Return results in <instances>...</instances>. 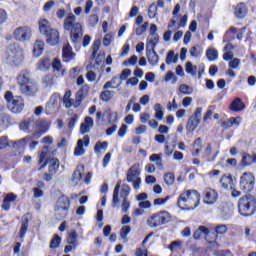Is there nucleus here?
I'll list each match as a JSON object with an SVG mask.
<instances>
[{
	"label": "nucleus",
	"instance_id": "1",
	"mask_svg": "<svg viewBox=\"0 0 256 256\" xmlns=\"http://www.w3.org/2000/svg\"><path fill=\"white\" fill-rule=\"evenodd\" d=\"M201 195L196 190H187L180 194L177 205L183 211H193L199 206Z\"/></svg>",
	"mask_w": 256,
	"mask_h": 256
},
{
	"label": "nucleus",
	"instance_id": "2",
	"mask_svg": "<svg viewBox=\"0 0 256 256\" xmlns=\"http://www.w3.org/2000/svg\"><path fill=\"white\" fill-rule=\"evenodd\" d=\"M63 27L70 33L72 43H79L83 39V26L77 22V16L69 13L64 19Z\"/></svg>",
	"mask_w": 256,
	"mask_h": 256
},
{
	"label": "nucleus",
	"instance_id": "3",
	"mask_svg": "<svg viewBox=\"0 0 256 256\" xmlns=\"http://www.w3.org/2000/svg\"><path fill=\"white\" fill-rule=\"evenodd\" d=\"M5 61L11 67H21L25 61V51L17 44H10L6 48Z\"/></svg>",
	"mask_w": 256,
	"mask_h": 256
},
{
	"label": "nucleus",
	"instance_id": "4",
	"mask_svg": "<svg viewBox=\"0 0 256 256\" xmlns=\"http://www.w3.org/2000/svg\"><path fill=\"white\" fill-rule=\"evenodd\" d=\"M238 209L240 215L243 217H251L255 215L256 211V198L255 196L246 195L240 198L238 202Z\"/></svg>",
	"mask_w": 256,
	"mask_h": 256
},
{
	"label": "nucleus",
	"instance_id": "5",
	"mask_svg": "<svg viewBox=\"0 0 256 256\" xmlns=\"http://www.w3.org/2000/svg\"><path fill=\"white\" fill-rule=\"evenodd\" d=\"M171 221V214L167 211H160L158 213L153 214L152 216L148 217L146 221V225L155 229L160 227V225H166Z\"/></svg>",
	"mask_w": 256,
	"mask_h": 256
},
{
	"label": "nucleus",
	"instance_id": "6",
	"mask_svg": "<svg viewBox=\"0 0 256 256\" xmlns=\"http://www.w3.org/2000/svg\"><path fill=\"white\" fill-rule=\"evenodd\" d=\"M141 165L135 163L132 165L126 174V181L133 184L134 189H139L141 186Z\"/></svg>",
	"mask_w": 256,
	"mask_h": 256
},
{
	"label": "nucleus",
	"instance_id": "7",
	"mask_svg": "<svg viewBox=\"0 0 256 256\" xmlns=\"http://www.w3.org/2000/svg\"><path fill=\"white\" fill-rule=\"evenodd\" d=\"M5 99L8 103V109H10L12 113H21V111H23L25 102H23V98H21V96L13 97V93L6 92Z\"/></svg>",
	"mask_w": 256,
	"mask_h": 256
},
{
	"label": "nucleus",
	"instance_id": "8",
	"mask_svg": "<svg viewBox=\"0 0 256 256\" xmlns=\"http://www.w3.org/2000/svg\"><path fill=\"white\" fill-rule=\"evenodd\" d=\"M71 203L67 196L60 197L56 202L55 215L58 219H65L67 213H69V207Z\"/></svg>",
	"mask_w": 256,
	"mask_h": 256
},
{
	"label": "nucleus",
	"instance_id": "9",
	"mask_svg": "<svg viewBox=\"0 0 256 256\" xmlns=\"http://www.w3.org/2000/svg\"><path fill=\"white\" fill-rule=\"evenodd\" d=\"M203 113V108L198 107L195 109L194 114L188 119L186 124L187 133H193L201 123V117Z\"/></svg>",
	"mask_w": 256,
	"mask_h": 256
},
{
	"label": "nucleus",
	"instance_id": "10",
	"mask_svg": "<svg viewBox=\"0 0 256 256\" xmlns=\"http://www.w3.org/2000/svg\"><path fill=\"white\" fill-rule=\"evenodd\" d=\"M32 35L33 31L29 26H21L13 31L14 39H16V41H19L20 43L30 41Z\"/></svg>",
	"mask_w": 256,
	"mask_h": 256
},
{
	"label": "nucleus",
	"instance_id": "11",
	"mask_svg": "<svg viewBox=\"0 0 256 256\" xmlns=\"http://www.w3.org/2000/svg\"><path fill=\"white\" fill-rule=\"evenodd\" d=\"M255 187V176L251 172H245L240 177V188L245 193H251Z\"/></svg>",
	"mask_w": 256,
	"mask_h": 256
},
{
	"label": "nucleus",
	"instance_id": "12",
	"mask_svg": "<svg viewBox=\"0 0 256 256\" xmlns=\"http://www.w3.org/2000/svg\"><path fill=\"white\" fill-rule=\"evenodd\" d=\"M30 139L31 137H25L16 141H11L10 146H12V149L16 151V153H19V155H21V153L25 152V147H27V143H29Z\"/></svg>",
	"mask_w": 256,
	"mask_h": 256
},
{
	"label": "nucleus",
	"instance_id": "13",
	"mask_svg": "<svg viewBox=\"0 0 256 256\" xmlns=\"http://www.w3.org/2000/svg\"><path fill=\"white\" fill-rule=\"evenodd\" d=\"M89 136H84L83 139H79L77 141V145L74 149V155L75 157H81L82 155H85V148L89 147Z\"/></svg>",
	"mask_w": 256,
	"mask_h": 256
},
{
	"label": "nucleus",
	"instance_id": "14",
	"mask_svg": "<svg viewBox=\"0 0 256 256\" xmlns=\"http://www.w3.org/2000/svg\"><path fill=\"white\" fill-rule=\"evenodd\" d=\"M130 192L131 188L128 185L122 186L120 195L123 198V203L121 205L123 213H127L129 211V207H131V203L129 202V200H127V197H129Z\"/></svg>",
	"mask_w": 256,
	"mask_h": 256
},
{
	"label": "nucleus",
	"instance_id": "15",
	"mask_svg": "<svg viewBox=\"0 0 256 256\" xmlns=\"http://www.w3.org/2000/svg\"><path fill=\"white\" fill-rule=\"evenodd\" d=\"M218 197H219V194H217V191L211 188H207L204 190L203 202L206 205H215V203H217Z\"/></svg>",
	"mask_w": 256,
	"mask_h": 256
},
{
	"label": "nucleus",
	"instance_id": "16",
	"mask_svg": "<svg viewBox=\"0 0 256 256\" xmlns=\"http://www.w3.org/2000/svg\"><path fill=\"white\" fill-rule=\"evenodd\" d=\"M21 93L23 95H26L27 97H35L37 94V84H35V81L32 80V82H29L28 84H25V86H22L20 88Z\"/></svg>",
	"mask_w": 256,
	"mask_h": 256
},
{
	"label": "nucleus",
	"instance_id": "17",
	"mask_svg": "<svg viewBox=\"0 0 256 256\" xmlns=\"http://www.w3.org/2000/svg\"><path fill=\"white\" fill-rule=\"evenodd\" d=\"M63 104L66 107V109H70V107H79V105H81V99H71V91L68 90L64 94Z\"/></svg>",
	"mask_w": 256,
	"mask_h": 256
},
{
	"label": "nucleus",
	"instance_id": "18",
	"mask_svg": "<svg viewBox=\"0 0 256 256\" xmlns=\"http://www.w3.org/2000/svg\"><path fill=\"white\" fill-rule=\"evenodd\" d=\"M46 36V41L49 45H57L59 43V31L55 28H52L49 32L44 34Z\"/></svg>",
	"mask_w": 256,
	"mask_h": 256
},
{
	"label": "nucleus",
	"instance_id": "19",
	"mask_svg": "<svg viewBox=\"0 0 256 256\" xmlns=\"http://www.w3.org/2000/svg\"><path fill=\"white\" fill-rule=\"evenodd\" d=\"M19 127L20 131H23L24 133H31V130L35 127V121L31 118H26L22 120Z\"/></svg>",
	"mask_w": 256,
	"mask_h": 256
},
{
	"label": "nucleus",
	"instance_id": "20",
	"mask_svg": "<svg viewBox=\"0 0 256 256\" xmlns=\"http://www.w3.org/2000/svg\"><path fill=\"white\" fill-rule=\"evenodd\" d=\"M17 81L20 89H22L23 86L25 87V85L31 83L33 80H31V76L29 75L27 70H24L18 75Z\"/></svg>",
	"mask_w": 256,
	"mask_h": 256
},
{
	"label": "nucleus",
	"instance_id": "21",
	"mask_svg": "<svg viewBox=\"0 0 256 256\" xmlns=\"http://www.w3.org/2000/svg\"><path fill=\"white\" fill-rule=\"evenodd\" d=\"M38 27H39V32L42 35H45L46 33H49L53 28H51V23L49 20L45 18H40L38 21Z\"/></svg>",
	"mask_w": 256,
	"mask_h": 256
},
{
	"label": "nucleus",
	"instance_id": "22",
	"mask_svg": "<svg viewBox=\"0 0 256 256\" xmlns=\"http://www.w3.org/2000/svg\"><path fill=\"white\" fill-rule=\"evenodd\" d=\"M92 127H93V118L87 116L84 119V122L80 126V133L82 135H85L86 133H89L91 131Z\"/></svg>",
	"mask_w": 256,
	"mask_h": 256
},
{
	"label": "nucleus",
	"instance_id": "23",
	"mask_svg": "<svg viewBox=\"0 0 256 256\" xmlns=\"http://www.w3.org/2000/svg\"><path fill=\"white\" fill-rule=\"evenodd\" d=\"M59 95L57 94H53L46 106V109L48 111V113H51V111H55V109H57V107H59Z\"/></svg>",
	"mask_w": 256,
	"mask_h": 256
},
{
	"label": "nucleus",
	"instance_id": "24",
	"mask_svg": "<svg viewBox=\"0 0 256 256\" xmlns=\"http://www.w3.org/2000/svg\"><path fill=\"white\" fill-rule=\"evenodd\" d=\"M147 60L150 65L155 66L159 63V55H157V52H155V48H150V50H147Z\"/></svg>",
	"mask_w": 256,
	"mask_h": 256
},
{
	"label": "nucleus",
	"instance_id": "25",
	"mask_svg": "<svg viewBox=\"0 0 256 256\" xmlns=\"http://www.w3.org/2000/svg\"><path fill=\"white\" fill-rule=\"evenodd\" d=\"M45 49V42L42 40H36L33 47L34 57H41L43 55V51Z\"/></svg>",
	"mask_w": 256,
	"mask_h": 256
},
{
	"label": "nucleus",
	"instance_id": "26",
	"mask_svg": "<svg viewBox=\"0 0 256 256\" xmlns=\"http://www.w3.org/2000/svg\"><path fill=\"white\" fill-rule=\"evenodd\" d=\"M118 87H121V80H119V77L114 76L110 81L104 84L103 89L104 90L117 89Z\"/></svg>",
	"mask_w": 256,
	"mask_h": 256
},
{
	"label": "nucleus",
	"instance_id": "27",
	"mask_svg": "<svg viewBox=\"0 0 256 256\" xmlns=\"http://www.w3.org/2000/svg\"><path fill=\"white\" fill-rule=\"evenodd\" d=\"M62 56H63V59H67L68 61L75 59V53L73 51V48H71L69 44H66L63 46Z\"/></svg>",
	"mask_w": 256,
	"mask_h": 256
},
{
	"label": "nucleus",
	"instance_id": "28",
	"mask_svg": "<svg viewBox=\"0 0 256 256\" xmlns=\"http://www.w3.org/2000/svg\"><path fill=\"white\" fill-rule=\"evenodd\" d=\"M247 5L245 3H240L235 7V15L238 19H243L247 16Z\"/></svg>",
	"mask_w": 256,
	"mask_h": 256
},
{
	"label": "nucleus",
	"instance_id": "29",
	"mask_svg": "<svg viewBox=\"0 0 256 256\" xmlns=\"http://www.w3.org/2000/svg\"><path fill=\"white\" fill-rule=\"evenodd\" d=\"M85 171V166L80 165L77 166L73 175H72V181L74 183H79L83 179V172Z\"/></svg>",
	"mask_w": 256,
	"mask_h": 256
},
{
	"label": "nucleus",
	"instance_id": "30",
	"mask_svg": "<svg viewBox=\"0 0 256 256\" xmlns=\"http://www.w3.org/2000/svg\"><path fill=\"white\" fill-rule=\"evenodd\" d=\"M220 183L224 189H233V187H235V184L233 183V178L231 177V175L222 176Z\"/></svg>",
	"mask_w": 256,
	"mask_h": 256
},
{
	"label": "nucleus",
	"instance_id": "31",
	"mask_svg": "<svg viewBox=\"0 0 256 256\" xmlns=\"http://www.w3.org/2000/svg\"><path fill=\"white\" fill-rule=\"evenodd\" d=\"M245 109V103L241 101V98H236L230 105V110L235 111L236 113L239 111H243Z\"/></svg>",
	"mask_w": 256,
	"mask_h": 256
},
{
	"label": "nucleus",
	"instance_id": "32",
	"mask_svg": "<svg viewBox=\"0 0 256 256\" xmlns=\"http://www.w3.org/2000/svg\"><path fill=\"white\" fill-rule=\"evenodd\" d=\"M252 163H256V156L253 157L247 153H243L240 165L242 167H247V166L251 165Z\"/></svg>",
	"mask_w": 256,
	"mask_h": 256
},
{
	"label": "nucleus",
	"instance_id": "33",
	"mask_svg": "<svg viewBox=\"0 0 256 256\" xmlns=\"http://www.w3.org/2000/svg\"><path fill=\"white\" fill-rule=\"evenodd\" d=\"M149 161H151V163H155L159 169H163V154H152L149 157Z\"/></svg>",
	"mask_w": 256,
	"mask_h": 256
},
{
	"label": "nucleus",
	"instance_id": "34",
	"mask_svg": "<svg viewBox=\"0 0 256 256\" xmlns=\"http://www.w3.org/2000/svg\"><path fill=\"white\" fill-rule=\"evenodd\" d=\"M158 43H159V34H149L147 46L150 47V49H155Z\"/></svg>",
	"mask_w": 256,
	"mask_h": 256
},
{
	"label": "nucleus",
	"instance_id": "35",
	"mask_svg": "<svg viewBox=\"0 0 256 256\" xmlns=\"http://www.w3.org/2000/svg\"><path fill=\"white\" fill-rule=\"evenodd\" d=\"M154 117L155 119H157V121H163V117H164V113H163V106H161V104L156 103L154 104Z\"/></svg>",
	"mask_w": 256,
	"mask_h": 256
},
{
	"label": "nucleus",
	"instance_id": "36",
	"mask_svg": "<svg viewBox=\"0 0 256 256\" xmlns=\"http://www.w3.org/2000/svg\"><path fill=\"white\" fill-rule=\"evenodd\" d=\"M121 189V182H118L114 188L113 199H112V207H117V203H119V191Z\"/></svg>",
	"mask_w": 256,
	"mask_h": 256
},
{
	"label": "nucleus",
	"instance_id": "37",
	"mask_svg": "<svg viewBox=\"0 0 256 256\" xmlns=\"http://www.w3.org/2000/svg\"><path fill=\"white\" fill-rule=\"evenodd\" d=\"M52 67L54 71L58 73V75L64 76L65 75V69H63V65L61 64V61L58 59H55L52 63Z\"/></svg>",
	"mask_w": 256,
	"mask_h": 256
},
{
	"label": "nucleus",
	"instance_id": "38",
	"mask_svg": "<svg viewBox=\"0 0 256 256\" xmlns=\"http://www.w3.org/2000/svg\"><path fill=\"white\" fill-rule=\"evenodd\" d=\"M179 57L177 55H175V51L173 50H170L168 53H167V56H166V65H172V63H177Z\"/></svg>",
	"mask_w": 256,
	"mask_h": 256
},
{
	"label": "nucleus",
	"instance_id": "39",
	"mask_svg": "<svg viewBox=\"0 0 256 256\" xmlns=\"http://www.w3.org/2000/svg\"><path fill=\"white\" fill-rule=\"evenodd\" d=\"M49 163H51L49 165V173L50 175H55L59 169V160H57V158H52Z\"/></svg>",
	"mask_w": 256,
	"mask_h": 256
},
{
	"label": "nucleus",
	"instance_id": "40",
	"mask_svg": "<svg viewBox=\"0 0 256 256\" xmlns=\"http://www.w3.org/2000/svg\"><path fill=\"white\" fill-rule=\"evenodd\" d=\"M43 161H46L48 163L50 161L49 160V147H47V146H44L42 148V152H41V154L39 156L38 163L41 164V163H43Z\"/></svg>",
	"mask_w": 256,
	"mask_h": 256
},
{
	"label": "nucleus",
	"instance_id": "41",
	"mask_svg": "<svg viewBox=\"0 0 256 256\" xmlns=\"http://www.w3.org/2000/svg\"><path fill=\"white\" fill-rule=\"evenodd\" d=\"M113 95H115V92L109 91V90H104L100 94V99L102 101H105V103H109L111 99H113Z\"/></svg>",
	"mask_w": 256,
	"mask_h": 256
},
{
	"label": "nucleus",
	"instance_id": "42",
	"mask_svg": "<svg viewBox=\"0 0 256 256\" xmlns=\"http://www.w3.org/2000/svg\"><path fill=\"white\" fill-rule=\"evenodd\" d=\"M131 233V227L130 226H123L120 230V237L121 239H123V243H127V241H129V239L127 238V235H129Z\"/></svg>",
	"mask_w": 256,
	"mask_h": 256
},
{
	"label": "nucleus",
	"instance_id": "43",
	"mask_svg": "<svg viewBox=\"0 0 256 256\" xmlns=\"http://www.w3.org/2000/svg\"><path fill=\"white\" fill-rule=\"evenodd\" d=\"M68 245H73V247H77L79 245V242L77 241V231L73 230L67 239Z\"/></svg>",
	"mask_w": 256,
	"mask_h": 256
},
{
	"label": "nucleus",
	"instance_id": "44",
	"mask_svg": "<svg viewBox=\"0 0 256 256\" xmlns=\"http://www.w3.org/2000/svg\"><path fill=\"white\" fill-rule=\"evenodd\" d=\"M209 235V229L205 226H200L193 234L194 239H201V235Z\"/></svg>",
	"mask_w": 256,
	"mask_h": 256
},
{
	"label": "nucleus",
	"instance_id": "45",
	"mask_svg": "<svg viewBox=\"0 0 256 256\" xmlns=\"http://www.w3.org/2000/svg\"><path fill=\"white\" fill-rule=\"evenodd\" d=\"M49 67H51V59L49 58H43L38 65L40 71H47Z\"/></svg>",
	"mask_w": 256,
	"mask_h": 256
},
{
	"label": "nucleus",
	"instance_id": "46",
	"mask_svg": "<svg viewBox=\"0 0 256 256\" xmlns=\"http://www.w3.org/2000/svg\"><path fill=\"white\" fill-rule=\"evenodd\" d=\"M11 147V141H9L8 136H1L0 137V151H3L5 149H9Z\"/></svg>",
	"mask_w": 256,
	"mask_h": 256
},
{
	"label": "nucleus",
	"instance_id": "47",
	"mask_svg": "<svg viewBox=\"0 0 256 256\" xmlns=\"http://www.w3.org/2000/svg\"><path fill=\"white\" fill-rule=\"evenodd\" d=\"M206 56L209 61H217V57H219V53L215 48H209L206 51Z\"/></svg>",
	"mask_w": 256,
	"mask_h": 256
},
{
	"label": "nucleus",
	"instance_id": "48",
	"mask_svg": "<svg viewBox=\"0 0 256 256\" xmlns=\"http://www.w3.org/2000/svg\"><path fill=\"white\" fill-rule=\"evenodd\" d=\"M189 53L191 57H201V53H203V48H201L199 45L193 46L190 48Z\"/></svg>",
	"mask_w": 256,
	"mask_h": 256
},
{
	"label": "nucleus",
	"instance_id": "49",
	"mask_svg": "<svg viewBox=\"0 0 256 256\" xmlns=\"http://www.w3.org/2000/svg\"><path fill=\"white\" fill-rule=\"evenodd\" d=\"M186 73H189V75H192L195 77L197 75V66L193 65L191 62H187L185 66Z\"/></svg>",
	"mask_w": 256,
	"mask_h": 256
},
{
	"label": "nucleus",
	"instance_id": "50",
	"mask_svg": "<svg viewBox=\"0 0 256 256\" xmlns=\"http://www.w3.org/2000/svg\"><path fill=\"white\" fill-rule=\"evenodd\" d=\"M137 26L138 27H136L135 33H136V35L141 36L149 28V22H145L144 24H140V25H137Z\"/></svg>",
	"mask_w": 256,
	"mask_h": 256
},
{
	"label": "nucleus",
	"instance_id": "51",
	"mask_svg": "<svg viewBox=\"0 0 256 256\" xmlns=\"http://www.w3.org/2000/svg\"><path fill=\"white\" fill-rule=\"evenodd\" d=\"M107 147H109V143H107V142H97L95 144L94 151H95V153H97L99 155V154H101V149L103 151H105V149H107Z\"/></svg>",
	"mask_w": 256,
	"mask_h": 256
},
{
	"label": "nucleus",
	"instance_id": "52",
	"mask_svg": "<svg viewBox=\"0 0 256 256\" xmlns=\"http://www.w3.org/2000/svg\"><path fill=\"white\" fill-rule=\"evenodd\" d=\"M181 247H183V242L181 240H176L170 244L169 249L173 253L175 251H179Z\"/></svg>",
	"mask_w": 256,
	"mask_h": 256
},
{
	"label": "nucleus",
	"instance_id": "53",
	"mask_svg": "<svg viewBox=\"0 0 256 256\" xmlns=\"http://www.w3.org/2000/svg\"><path fill=\"white\" fill-rule=\"evenodd\" d=\"M59 245H61V237H59V235H55L50 242V249H57Z\"/></svg>",
	"mask_w": 256,
	"mask_h": 256
},
{
	"label": "nucleus",
	"instance_id": "54",
	"mask_svg": "<svg viewBox=\"0 0 256 256\" xmlns=\"http://www.w3.org/2000/svg\"><path fill=\"white\" fill-rule=\"evenodd\" d=\"M164 181L166 185H173L175 183V175L173 173H166L164 175Z\"/></svg>",
	"mask_w": 256,
	"mask_h": 256
},
{
	"label": "nucleus",
	"instance_id": "55",
	"mask_svg": "<svg viewBox=\"0 0 256 256\" xmlns=\"http://www.w3.org/2000/svg\"><path fill=\"white\" fill-rule=\"evenodd\" d=\"M180 93H183L184 95H191L193 93V89L189 87L187 84H182L179 87Z\"/></svg>",
	"mask_w": 256,
	"mask_h": 256
},
{
	"label": "nucleus",
	"instance_id": "56",
	"mask_svg": "<svg viewBox=\"0 0 256 256\" xmlns=\"http://www.w3.org/2000/svg\"><path fill=\"white\" fill-rule=\"evenodd\" d=\"M239 65H241V59H239V58H232L229 61V68L230 69H239Z\"/></svg>",
	"mask_w": 256,
	"mask_h": 256
},
{
	"label": "nucleus",
	"instance_id": "57",
	"mask_svg": "<svg viewBox=\"0 0 256 256\" xmlns=\"http://www.w3.org/2000/svg\"><path fill=\"white\" fill-rule=\"evenodd\" d=\"M88 23L91 27H95L99 23V16L97 14H91L88 18Z\"/></svg>",
	"mask_w": 256,
	"mask_h": 256
},
{
	"label": "nucleus",
	"instance_id": "58",
	"mask_svg": "<svg viewBox=\"0 0 256 256\" xmlns=\"http://www.w3.org/2000/svg\"><path fill=\"white\" fill-rule=\"evenodd\" d=\"M167 201H169V196H166L165 198L155 199L153 204L155 207H161L162 205H165V203H167Z\"/></svg>",
	"mask_w": 256,
	"mask_h": 256
},
{
	"label": "nucleus",
	"instance_id": "59",
	"mask_svg": "<svg viewBox=\"0 0 256 256\" xmlns=\"http://www.w3.org/2000/svg\"><path fill=\"white\" fill-rule=\"evenodd\" d=\"M28 227H29V221L26 220L25 222L22 223V226L20 228V239H23V237H25Z\"/></svg>",
	"mask_w": 256,
	"mask_h": 256
},
{
	"label": "nucleus",
	"instance_id": "60",
	"mask_svg": "<svg viewBox=\"0 0 256 256\" xmlns=\"http://www.w3.org/2000/svg\"><path fill=\"white\" fill-rule=\"evenodd\" d=\"M86 79L90 82L93 83L94 81L97 80V74L92 71V70H88L86 73Z\"/></svg>",
	"mask_w": 256,
	"mask_h": 256
},
{
	"label": "nucleus",
	"instance_id": "61",
	"mask_svg": "<svg viewBox=\"0 0 256 256\" xmlns=\"http://www.w3.org/2000/svg\"><path fill=\"white\" fill-rule=\"evenodd\" d=\"M113 43V36L111 34H106L103 38L104 47H109Z\"/></svg>",
	"mask_w": 256,
	"mask_h": 256
},
{
	"label": "nucleus",
	"instance_id": "62",
	"mask_svg": "<svg viewBox=\"0 0 256 256\" xmlns=\"http://www.w3.org/2000/svg\"><path fill=\"white\" fill-rule=\"evenodd\" d=\"M151 120V114L149 112H143L140 114L141 123H147Z\"/></svg>",
	"mask_w": 256,
	"mask_h": 256
},
{
	"label": "nucleus",
	"instance_id": "63",
	"mask_svg": "<svg viewBox=\"0 0 256 256\" xmlns=\"http://www.w3.org/2000/svg\"><path fill=\"white\" fill-rule=\"evenodd\" d=\"M171 79L172 83H177V76H175V73L169 71L166 73L165 81H171Z\"/></svg>",
	"mask_w": 256,
	"mask_h": 256
},
{
	"label": "nucleus",
	"instance_id": "64",
	"mask_svg": "<svg viewBox=\"0 0 256 256\" xmlns=\"http://www.w3.org/2000/svg\"><path fill=\"white\" fill-rule=\"evenodd\" d=\"M43 83L45 87H51L53 85V76L47 75L43 78Z\"/></svg>",
	"mask_w": 256,
	"mask_h": 256
}]
</instances>
